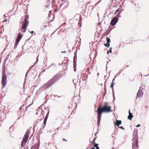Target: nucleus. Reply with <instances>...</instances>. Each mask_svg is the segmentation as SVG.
Returning a JSON list of instances; mask_svg holds the SVG:
<instances>
[{
	"instance_id": "nucleus-1",
	"label": "nucleus",
	"mask_w": 149,
	"mask_h": 149,
	"mask_svg": "<svg viewBox=\"0 0 149 149\" xmlns=\"http://www.w3.org/2000/svg\"><path fill=\"white\" fill-rule=\"evenodd\" d=\"M61 77L60 74H57L54 75L50 79L42 86L39 89L41 91L45 90L50 87L56 82L58 81Z\"/></svg>"
},
{
	"instance_id": "nucleus-2",
	"label": "nucleus",
	"mask_w": 149,
	"mask_h": 149,
	"mask_svg": "<svg viewBox=\"0 0 149 149\" xmlns=\"http://www.w3.org/2000/svg\"><path fill=\"white\" fill-rule=\"evenodd\" d=\"M132 149H138V141L137 136H135L132 140Z\"/></svg>"
},
{
	"instance_id": "nucleus-3",
	"label": "nucleus",
	"mask_w": 149,
	"mask_h": 149,
	"mask_svg": "<svg viewBox=\"0 0 149 149\" xmlns=\"http://www.w3.org/2000/svg\"><path fill=\"white\" fill-rule=\"evenodd\" d=\"M111 107L110 106H100L97 108L99 109V110L101 111H104V112H112V111L111 110Z\"/></svg>"
},
{
	"instance_id": "nucleus-4",
	"label": "nucleus",
	"mask_w": 149,
	"mask_h": 149,
	"mask_svg": "<svg viewBox=\"0 0 149 149\" xmlns=\"http://www.w3.org/2000/svg\"><path fill=\"white\" fill-rule=\"evenodd\" d=\"M7 77L6 74L5 73H3L2 74V78L1 83L2 84V88H5L7 82Z\"/></svg>"
},
{
	"instance_id": "nucleus-5",
	"label": "nucleus",
	"mask_w": 149,
	"mask_h": 149,
	"mask_svg": "<svg viewBox=\"0 0 149 149\" xmlns=\"http://www.w3.org/2000/svg\"><path fill=\"white\" fill-rule=\"evenodd\" d=\"M104 111H101L99 110V108H97L96 112L97 113V115L98 116L97 117V123L98 127H99L100 123L102 116L101 114L102 113H103Z\"/></svg>"
},
{
	"instance_id": "nucleus-6",
	"label": "nucleus",
	"mask_w": 149,
	"mask_h": 149,
	"mask_svg": "<svg viewBox=\"0 0 149 149\" xmlns=\"http://www.w3.org/2000/svg\"><path fill=\"white\" fill-rule=\"evenodd\" d=\"M77 56L76 52H75L74 53V56L73 58V68H74V72H76V61H77Z\"/></svg>"
},
{
	"instance_id": "nucleus-7",
	"label": "nucleus",
	"mask_w": 149,
	"mask_h": 149,
	"mask_svg": "<svg viewBox=\"0 0 149 149\" xmlns=\"http://www.w3.org/2000/svg\"><path fill=\"white\" fill-rule=\"evenodd\" d=\"M118 17H114L111 19L110 24L112 26H114L117 23L118 21Z\"/></svg>"
},
{
	"instance_id": "nucleus-8",
	"label": "nucleus",
	"mask_w": 149,
	"mask_h": 149,
	"mask_svg": "<svg viewBox=\"0 0 149 149\" xmlns=\"http://www.w3.org/2000/svg\"><path fill=\"white\" fill-rule=\"evenodd\" d=\"M29 132L30 131L29 130H27L24 135V137L23 139V140L27 141V140L29 137Z\"/></svg>"
},
{
	"instance_id": "nucleus-9",
	"label": "nucleus",
	"mask_w": 149,
	"mask_h": 149,
	"mask_svg": "<svg viewBox=\"0 0 149 149\" xmlns=\"http://www.w3.org/2000/svg\"><path fill=\"white\" fill-rule=\"evenodd\" d=\"M141 87H140V88L139 89L137 93V94L136 99L138 97H140L142 96L143 95V92L142 90L140 89Z\"/></svg>"
},
{
	"instance_id": "nucleus-10",
	"label": "nucleus",
	"mask_w": 149,
	"mask_h": 149,
	"mask_svg": "<svg viewBox=\"0 0 149 149\" xmlns=\"http://www.w3.org/2000/svg\"><path fill=\"white\" fill-rule=\"evenodd\" d=\"M23 36V35L21 33H19L18 34L16 40H17V41H19V42L20 39L22 38Z\"/></svg>"
},
{
	"instance_id": "nucleus-11",
	"label": "nucleus",
	"mask_w": 149,
	"mask_h": 149,
	"mask_svg": "<svg viewBox=\"0 0 149 149\" xmlns=\"http://www.w3.org/2000/svg\"><path fill=\"white\" fill-rule=\"evenodd\" d=\"M29 21H28V23L27 24H23L22 25V29H23V31H26V27H27L28 24H29Z\"/></svg>"
},
{
	"instance_id": "nucleus-12",
	"label": "nucleus",
	"mask_w": 149,
	"mask_h": 149,
	"mask_svg": "<svg viewBox=\"0 0 149 149\" xmlns=\"http://www.w3.org/2000/svg\"><path fill=\"white\" fill-rule=\"evenodd\" d=\"M122 123L121 121L120 120H118L117 119L116 120V122L115 123H114V124H115L116 125L119 126V125L120 124H121Z\"/></svg>"
},
{
	"instance_id": "nucleus-13",
	"label": "nucleus",
	"mask_w": 149,
	"mask_h": 149,
	"mask_svg": "<svg viewBox=\"0 0 149 149\" xmlns=\"http://www.w3.org/2000/svg\"><path fill=\"white\" fill-rule=\"evenodd\" d=\"M38 59H36V62L30 68L29 70H28L27 71V72L26 73V75H27V74L30 71V70L32 69L33 67V66L36 64V63L38 62Z\"/></svg>"
},
{
	"instance_id": "nucleus-14",
	"label": "nucleus",
	"mask_w": 149,
	"mask_h": 149,
	"mask_svg": "<svg viewBox=\"0 0 149 149\" xmlns=\"http://www.w3.org/2000/svg\"><path fill=\"white\" fill-rule=\"evenodd\" d=\"M26 141H26V140H24L23 139L22 140L21 143V145L22 147H23L25 145V144L26 142Z\"/></svg>"
},
{
	"instance_id": "nucleus-15",
	"label": "nucleus",
	"mask_w": 149,
	"mask_h": 149,
	"mask_svg": "<svg viewBox=\"0 0 149 149\" xmlns=\"http://www.w3.org/2000/svg\"><path fill=\"white\" fill-rule=\"evenodd\" d=\"M133 116L132 114V113H130V114H129V116H128V119H129L130 120H131Z\"/></svg>"
},
{
	"instance_id": "nucleus-16",
	"label": "nucleus",
	"mask_w": 149,
	"mask_h": 149,
	"mask_svg": "<svg viewBox=\"0 0 149 149\" xmlns=\"http://www.w3.org/2000/svg\"><path fill=\"white\" fill-rule=\"evenodd\" d=\"M28 19H27L26 18H25L24 19V22L23 24H27L28 23Z\"/></svg>"
},
{
	"instance_id": "nucleus-17",
	"label": "nucleus",
	"mask_w": 149,
	"mask_h": 149,
	"mask_svg": "<svg viewBox=\"0 0 149 149\" xmlns=\"http://www.w3.org/2000/svg\"><path fill=\"white\" fill-rule=\"evenodd\" d=\"M19 42V41H17V40H16L15 44V45H14L15 48V47H16V46L17 45Z\"/></svg>"
},
{
	"instance_id": "nucleus-18",
	"label": "nucleus",
	"mask_w": 149,
	"mask_h": 149,
	"mask_svg": "<svg viewBox=\"0 0 149 149\" xmlns=\"http://www.w3.org/2000/svg\"><path fill=\"white\" fill-rule=\"evenodd\" d=\"M115 83L112 82L110 85V87L112 88H113V86L115 85Z\"/></svg>"
},
{
	"instance_id": "nucleus-19",
	"label": "nucleus",
	"mask_w": 149,
	"mask_h": 149,
	"mask_svg": "<svg viewBox=\"0 0 149 149\" xmlns=\"http://www.w3.org/2000/svg\"><path fill=\"white\" fill-rule=\"evenodd\" d=\"M106 40H107V43H109L110 42H111L110 39L109 38L107 37H106Z\"/></svg>"
},
{
	"instance_id": "nucleus-20",
	"label": "nucleus",
	"mask_w": 149,
	"mask_h": 149,
	"mask_svg": "<svg viewBox=\"0 0 149 149\" xmlns=\"http://www.w3.org/2000/svg\"><path fill=\"white\" fill-rule=\"evenodd\" d=\"M120 13L121 11H120L119 12H118V13L116 14L115 17H118V18L119 17V15L120 14Z\"/></svg>"
},
{
	"instance_id": "nucleus-21",
	"label": "nucleus",
	"mask_w": 149,
	"mask_h": 149,
	"mask_svg": "<svg viewBox=\"0 0 149 149\" xmlns=\"http://www.w3.org/2000/svg\"><path fill=\"white\" fill-rule=\"evenodd\" d=\"M121 9H120V8H118L116 10V11L114 13V14L115 15L118 12H120V10H121Z\"/></svg>"
},
{
	"instance_id": "nucleus-22",
	"label": "nucleus",
	"mask_w": 149,
	"mask_h": 149,
	"mask_svg": "<svg viewBox=\"0 0 149 149\" xmlns=\"http://www.w3.org/2000/svg\"><path fill=\"white\" fill-rule=\"evenodd\" d=\"M104 45L106 46L107 47H109L110 46V43H107L106 44H104Z\"/></svg>"
},
{
	"instance_id": "nucleus-23",
	"label": "nucleus",
	"mask_w": 149,
	"mask_h": 149,
	"mask_svg": "<svg viewBox=\"0 0 149 149\" xmlns=\"http://www.w3.org/2000/svg\"><path fill=\"white\" fill-rule=\"evenodd\" d=\"M112 52V48L110 47L109 48V50L107 52V54H108L109 53H111Z\"/></svg>"
},
{
	"instance_id": "nucleus-24",
	"label": "nucleus",
	"mask_w": 149,
	"mask_h": 149,
	"mask_svg": "<svg viewBox=\"0 0 149 149\" xmlns=\"http://www.w3.org/2000/svg\"><path fill=\"white\" fill-rule=\"evenodd\" d=\"M49 112H47V114L46 115L45 117V118L47 119L49 114Z\"/></svg>"
},
{
	"instance_id": "nucleus-25",
	"label": "nucleus",
	"mask_w": 149,
	"mask_h": 149,
	"mask_svg": "<svg viewBox=\"0 0 149 149\" xmlns=\"http://www.w3.org/2000/svg\"><path fill=\"white\" fill-rule=\"evenodd\" d=\"M94 145H93V147H96L98 145V144L96 143H93Z\"/></svg>"
},
{
	"instance_id": "nucleus-26",
	"label": "nucleus",
	"mask_w": 149,
	"mask_h": 149,
	"mask_svg": "<svg viewBox=\"0 0 149 149\" xmlns=\"http://www.w3.org/2000/svg\"><path fill=\"white\" fill-rule=\"evenodd\" d=\"M96 138H94L92 141V143H95V140H96Z\"/></svg>"
},
{
	"instance_id": "nucleus-27",
	"label": "nucleus",
	"mask_w": 149,
	"mask_h": 149,
	"mask_svg": "<svg viewBox=\"0 0 149 149\" xmlns=\"http://www.w3.org/2000/svg\"><path fill=\"white\" fill-rule=\"evenodd\" d=\"M119 128L121 129H122V130H125V129L123 127V126H121L120 127H119Z\"/></svg>"
},
{
	"instance_id": "nucleus-28",
	"label": "nucleus",
	"mask_w": 149,
	"mask_h": 149,
	"mask_svg": "<svg viewBox=\"0 0 149 149\" xmlns=\"http://www.w3.org/2000/svg\"><path fill=\"white\" fill-rule=\"evenodd\" d=\"M20 30L22 32H25L26 31H23V29H22V28H21L20 29Z\"/></svg>"
},
{
	"instance_id": "nucleus-29",
	"label": "nucleus",
	"mask_w": 149,
	"mask_h": 149,
	"mask_svg": "<svg viewBox=\"0 0 149 149\" xmlns=\"http://www.w3.org/2000/svg\"><path fill=\"white\" fill-rule=\"evenodd\" d=\"M29 32H30L32 34H33V33H34V32H33V31H30L29 29Z\"/></svg>"
},
{
	"instance_id": "nucleus-30",
	"label": "nucleus",
	"mask_w": 149,
	"mask_h": 149,
	"mask_svg": "<svg viewBox=\"0 0 149 149\" xmlns=\"http://www.w3.org/2000/svg\"><path fill=\"white\" fill-rule=\"evenodd\" d=\"M45 125H43V124L42 125V128L43 129L45 127Z\"/></svg>"
},
{
	"instance_id": "nucleus-31",
	"label": "nucleus",
	"mask_w": 149,
	"mask_h": 149,
	"mask_svg": "<svg viewBox=\"0 0 149 149\" xmlns=\"http://www.w3.org/2000/svg\"><path fill=\"white\" fill-rule=\"evenodd\" d=\"M113 101H114L115 99V97L114 94H113Z\"/></svg>"
},
{
	"instance_id": "nucleus-32",
	"label": "nucleus",
	"mask_w": 149,
	"mask_h": 149,
	"mask_svg": "<svg viewBox=\"0 0 149 149\" xmlns=\"http://www.w3.org/2000/svg\"><path fill=\"white\" fill-rule=\"evenodd\" d=\"M100 2H98L97 3H96L94 6V7L95 6L98 4Z\"/></svg>"
},
{
	"instance_id": "nucleus-33",
	"label": "nucleus",
	"mask_w": 149,
	"mask_h": 149,
	"mask_svg": "<svg viewBox=\"0 0 149 149\" xmlns=\"http://www.w3.org/2000/svg\"><path fill=\"white\" fill-rule=\"evenodd\" d=\"M25 18H26L28 19V18H29V15H27V16H25Z\"/></svg>"
},
{
	"instance_id": "nucleus-34",
	"label": "nucleus",
	"mask_w": 149,
	"mask_h": 149,
	"mask_svg": "<svg viewBox=\"0 0 149 149\" xmlns=\"http://www.w3.org/2000/svg\"><path fill=\"white\" fill-rule=\"evenodd\" d=\"M140 126V124H138L136 126V127H139Z\"/></svg>"
},
{
	"instance_id": "nucleus-35",
	"label": "nucleus",
	"mask_w": 149,
	"mask_h": 149,
	"mask_svg": "<svg viewBox=\"0 0 149 149\" xmlns=\"http://www.w3.org/2000/svg\"><path fill=\"white\" fill-rule=\"evenodd\" d=\"M46 123V122L44 121L43 122V125H45Z\"/></svg>"
},
{
	"instance_id": "nucleus-36",
	"label": "nucleus",
	"mask_w": 149,
	"mask_h": 149,
	"mask_svg": "<svg viewBox=\"0 0 149 149\" xmlns=\"http://www.w3.org/2000/svg\"><path fill=\"white\" fill-rule=\"evenodd\" d=\"M108 102H107L105 103V105L104 106H108L107 105H108Z\"/></svg>"
},
{
	"instance_id": "nucleus-37",
	"label": "nucleus",
	"mask_w": 149,
	"mask_h": 149,
	"mask_svg": "<svg viewBox=\"0 0 149 149\" xmlns=\"http://www.w3.org/2000/svg\"><path fill=\"white\" fill-rule=\"evenodd\" d=\"M47 119L45 118L44 120V121L46 122L47 120Z\"/></svg>"
},
{
	"instance_id": "nucleus-38",
	"label": "nucleus",
	"mask_w": 149,
	"mask_h": 149,
	"mask_svg": "<svg viewBox=\"0 0 149 149\" xmlns=\"http://www.w3.org/2000/svg\"><path fill=\"white\" fill-rule=\"evenodd\" d=\"M7 21V19H6L3 22H6Z\"/></svg>"
},
{
	"instance_id": "nucleus-39",
	"label": "nucleus",
	"mask_w": 149,
	"mask_h": 149,
	"mask_svg": "<svg viewBox=\"0 0 149 149\" xmlns=\"http://www.w3.org/2000/svg\"><path fill=\"white\" fill-rule=\"evenodd\" d=\"M96 149H99V147L97 146L96 147Z\"/></svg>"
},
{
	"instance_id": "nucleus-40",
	"label": "nucleus",
	"mask_w": 149,
	"mask_h": 149,
	"mask_svg": "<svg viewBox=\"0 0 149 149\" xmlns=\"http://www.w3.org/2000/svg\"><path fill=\"white\" fill-rule=\"evenodd\" d=\"M112 93H113V94H114V91H113V88H112Z\"/></svg>"
},
{
	"instance_id": "nucleus-41",
	"label": "nucleus",
	"mask_w": 149,
	"mask_h": 149,
	"mask_svg": "<svg viewBox=\"0 0 149 149\" xmlns=\"http://www.w3.org/2000/svg\"><path fill=\"white\" fill-rule=\"evenodd\" d=\"M91 72L90 71H88V74H91Z\"/></svg>"
},
{
	"instance_id": "nucleus-42",
	"label": "nucleus",
	"mask_w": 149,
	"mask_h": 149,
	"mask_svg": "<svg viewBox=\"0 0 149 149\" xmlns=\"http://www.w3.org/2000/svg\"><path fill=\"white\" fill-rule=\"evenodd\" d=\"M128 112H129V114H130V113H132L130 112V109L129 110Z\"/></svg>"
},
{
	"instance_id": "nucleus-43",
	"label": "nucleus",
	"mask_w": 149,
	"mask_h": 149,
	"mask_svg": "<svg viewBox=\"0 0 149 149\" xmlns=\"http://www.w3.org/2000/svg\"><path fill=\"white\" fill-rule=\"evenodd\" d=\"M61 53H66V52L65 51H64V52H63L62 51L61 52Z\"/></svg>"
},
{
	"instance_id": "nucleus-44",
	"label": "nucleus",
	"mask_w": 149,
	"mask_h": 149,
	"mask_svg": "<svg viewBox=\"0 0 149 149\" xmlns=\"http://www.w3.org/2000/svg\"><path fill=\"white\" fill-rule=\"evenodd\" d=\"M90 149H95V148L94 147H93V148H90Z\"/></svg>"
},
{
	"instance_id": "nucleus-45",
	"label": "nucleus",
	"mask_w": 149,
	"mask_h": 149,
	"mask_svg": "<svg viewBox=\"0 0 149 149\" xmlns=\"http://www.w3.org/2000/svg\"><path fill=\"white\" fill-rule=\"evenodd\" d=\"M54 96H57L59 98L60 97L58 96V95H54Z\"/></svg>"
},
{
	"instance_id": "nucleus-46",
	"label": "nucleus",
	"mask_w": 149,
	"mask_h": 149,
	"mask_svg": "<svg viewBox=\"0 0 149 149\" xmlns=\"http://www.w3.org/2000/svg\"><path fill=\"white\" fill-rule=\"evenodd\" d=\"M63 139V141H67V140L66 139Z\"/></svg>"
},
{
	"instance_id": "nucleus-47",
	"label": "nucleus",
	"mask_w": 149,
	"mask_h": 149,
	"mask_svg": "<svg viewBox=\"0 0 149 149\" xmlns=\"http://www.w3.org/2000/svg\"><path fill=\"white\" fill-rule=\"evenodd\" d=\"M114 80H115L114 78H113V80H112V82H113V81H114Z\"/></svg>"
},
{
	"instance_id": "nucleus-48",
	"label": "nucleus",
	"mask_w": 149,
	"mask_h": 149,
	"mask_svg": "<svg viewBox=\"0 0 149 149\" xmlns=\"http://www.w3.org/2000/svg\"><path fill=\"white\" fill-rule=\"evenodd\" d=\"M114 134V133L113 134H112V136H111L112 137H113V134Z\"/></svg>"
},
{
	"instance_id": "nucleus-49",
	"label": "nucleus",
	"mask_w": 149,
	"mask_h": 149,
	"mask_svg": "<svg viewBox=\"0 0 149 149\" xmlns=\"http://www.w3.org/2000/svg\"><path fill=\"white\" fill-rule=\"evenodd\" d=\"M66 24V23H65V22H64V24H64V25H65V24Z\"/></svg>"
},
{
	"instance_id": "nucleus-50",
	"label": "nucleus",
	"mask_w": 149,
	"mask_h": 149,
	"mask_svg": "<svg viewBox=\"0 0 149 149\" xmlns=\"http://www.w3.org/2000/svg\"><path fill=\"white\" fill-rule=\"evenodd\" d=\"M5 14L4 15H3V17H5Z\"/></svg>"
},
{
	"instance_id": "nucleus-51",
	"label": "nucleus",
	"mask_w": 149,
	"mask_h": 149,
	"mask_svg": "<svg viewBox=\"0 0 149 149\" xmlns=\"http://www.w3.org/2000/svg\"><path fill=\"white\" fill-rule=\"evenodd\" d=\"M37 114H38V113H37V112L36 113V115H37Z\"/></svg>"
},
{
	"instance_id": "nucleus-52",
	"label": "nucleus",
	"mask_w": 149,
	"mask_h": 149,
	"mask_svg": "<svg viewBox=\"0 0 149 149\" xmlns=\"http://www.w3.org/2000/svg\"><path fill=\"white\" fill-rule=\"evenodd\" d=\"M99 74V73H98L97 74V75H98Z\"/></svg>"
},
{
	"instance_id": "nucleus-53",
	"label": "nucleus",
	"mask_w": 149,
	"mask_h": 149,
	"mask_svg": "<svg viewBox=\"0 0 149 149\" xmlns=\"http://www.w3.org/2000/svg\"><path fill=\"white\" fill-rule=\"evenodd\" d=\"M111 149H114V148H112Z\"/></svg>"
},
{
	"instance_id": "nucleus-54",
	"label": "nucleus",
	"mask_w": 149,
	"mask_h": 149,
	"mask_svg": "<svg viewBox=\"0 0 149 149\" xmlns=\"http://www.w3.org/2000/svg\"><path fill=\"white\" fill-rule=\"evenodd\" d=\"M94 7H93V8H92V9H93V8H94Z\"/></svg>"
},
{
	"instance_id": "nucleus-55",
	"label": "nucleus",
	"mask_w": 149,
	"mask_h": 149,
	"mask_svg": "<svg viewBox=\"0 0 149 149\" xmlns=\"http://www.w3.org/2000/svg\"><path fill=\"white\" fill-rule=\"evenodd\" d=\"M94 7H93V8H92V9H93V8H94Z\"/></svg>"
},
{
	"instance_id": "nucleus-56",
	"label": "nucleus",
	"mask_w": 149,
	"mask_h": 149,
	"mask_svg": "<svg viewBox=\"0 0 149 149\" xmlns=\"http://www.w3.org/2000/svg\"><path fill=\"white\" fill-rule=\"evenodd\" d=\"M94 7H93V8H92V9H93V8H94Z\"/></svg>"
},
{
	"instance_id": "nucleus-57",
	"label": "nucleus",
	"mask_w": 149,
	"mask_h": 149,
	"mask_svg": "<svg viewBox=\"0 0 149 149\" xmlns=\"http://www.w3.org/2000/svg\"><path fill=\"white\" fill-rule=\"evenodd\" d=\"M94 7H93V8H92V9H93V8H94Z\"/></svg>"
},
{
	"instance_id": "nucleus-58",
	"label": "nucleus",
	"mask_w": 149,
	"mask_h": 149,
	"mask_svg": "<svg viewBox=\"0 0 149 149\" xmlns=\"http://www.w3.org/2000/svg\"><path fill=\"white\" fill-rule=\"evenodd\" d=\"M41 129H42V128H41H41H40V130H41Z\"/></svg>"
},
{
	"instance_id": "nucleus-59",
	"label": "nucleus",
	"mask_w": 149,
	"mask_h": 149,
	"mask_svg": "<svg viewBox=\"0 0 149 149\" xmlns=\"http://www.w3.org/2000/svg\"><path fill=\"white\" fill-rule=\"evenodd\" d=\"M61 26L60 27H61Z\"/></svg>"
}]
</instances>
